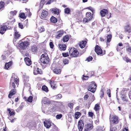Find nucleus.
Returning a JSON list of instances; mask_svg holds the SVG:
<instances>
[{"label": "nucleus", "instance_id": "obj_33", "mask_svg": "<svg viewBox=\"0 0 131 131\" xmlns=\"http://www.w3.org/2000/svg\"><path fill=\"white\" fill-rule=\"evenodd\" d=\"M99 104H96L95 106L94 109L96 112H97H97L99 111Z\"/></svg>", "mask_w": 131, "mask_h": 131}, {"label": "nucleus", "instance_id": "obj_55", "mask_svg": "<svg viewBox=\"0 0 131 131\" xmlns=\"http://www.w3.org/2000/svg\"><path fill=\"white\" fill-rule=\"evenodd\" d=\"M83 77L82 78L83 80H87L89 78V77L88 76H86L83 75Z\"/></svg>", "mask_w": 131, "mask_h": 131}, {"label": "nucleus", "instance_id": "obj_16", "mask_svg": "<svg viewBox=\"0 0 131 131\" xmlns=\"http://www.w3.org/2000/svg\"><path fill=\"white\" fill-rule=\"evenodd\" d=\"M48 12L45 10H43L41 13V18H44L46 17L48 15Z\"/></svg>", "mask_w": 131, "mask_h": 131}, {"label": "nucleus", "instance_id": "obj_36", "mask_svg": "<svg viewBox=\"0 0 131 131\" xmlns=\"http://www.w3.org/2000/svg\"><path fill=\"white\" fill-rule=\"evenodd\" d=\"M112 36L111 35H108L107 36V42H110Z\"/></svg>", "mask_w": 131, "mask_h": 131}, {"label": "nucleus", "instance_id": "obj_12", "mask_svg": "<svg viewBox=\"0 0 131 131\" xmlns=\"http://www.w3.org/2000/svg\"><path fill=\"white\" fill-rule=\"evenodd\" d=\"M41 102L42 103L47 105L49 104L51 102L49 99L46 97L43 98Z\"/></svg>", "mask_w": 131, "mask_h": 131}, {"label": "nucleus", "instance_id": "obj_32", "mask_svg": "<svg viewBox=\"0 0 131 131\" xmlns=\"http://www.w3.org/2000/svg\"><path fill=\"white\" fill-rule=\"evenodd\" d=\"M25 99V101H28L29 102H31L32 101L33 99V97L31 96H29L28 98L27 99H26V97H24Z\"/></svg>", "mask_w": 131, "mask_h": 131}, {"label": "nucleus", "instance_id": "obj_8", "mask_svg": "<svg viewBox=\"0 0 131 131\" xmlns=\"http://www.w3.org/2000/svg\"><path fill=\"white\" fill-rule=\"evenodd\" d=\"M93 128L92 123V122L88 123L85 126L84 131H89L92 129Z\"/></svg>", "mask_w": 131, "mask_h": 131}, {"label": "nucleus", "instance_id": "obj_9", "mask_svg": "<svg viewBox=\"0 0 131 131\" xmlns=\"http://www.w3.org/2000/svg\"><path fill=\"white\" fill-rule=\"evenodd\" d=\"M51 122L49 120H47L45 119V121L43 122L45 126L47 128H49L51 126Z\"/></svg>", "mask_w": 131, "mask_h": 131}, {"label": "nucleus", "instance_id": "obj_15", "mask_svg": "<svg viewBox=\"0 0 131 131\" xmlns=\"http://www.w3.org/2000/svg\"><path fill=\"white\" fill-rule=\"evenodd\" d=\"M108 11L106 9H103L100 11V14L102 17H104L105 15L108 13Z\"/></svg>", "mask_w": 131, "mask_h": 131}, {"label": "nucleus", "instance_id": "obj_38", "mask_svg": "<svg viewBox=\"0 0 131 131\" xmlns=\"http://www.w3.org/2000/svg\"><path fill=\"white\" fill-rule=\"evenodd\" d=\"M69 39L68 36H66L64 37L63 38V41L64 42H66L68 41Z\"/></svg>", "mask_w": 131, "mask_h": 131}, {"label": "nucleus", "instance_id": "obj_51", "mask_svg": "<svg viewBox=\"0 0 131 131\" xmlns=\"http://www.w3.org/2000/svg\"><path fill=\"white\" fill-rule=\"evenodd\" d=\"M86 17L88 18L90 17L91 16V14L90 12H87L86 14Z\"/></svg>", "mask_w": 131, "mask_h": 131}, {"label": "nucleus", "instance_id": "obj_35", "mask_svg": "<svg viewBox=\"0 0 131 131\" xmlns=\"http://www.w3.org/2000/svg\"><path fill=\"white\" fill-rule=\"evenodd\" d=\"M92 16L90 18H84L83 19V22L84 23H87L88 21L91 20L92 19Z\"/></svg>", "mask_w": 131, "mask_h": 131}, {"label": "nucleus", "instance_id": "obj_21", "mask_svg": "<svg viewBox=\"0 0 131 131\" xmlns=\"http://www.w3.org/2000/svg\"><path fill=\"white\" fill-rule=\"evenodd\" d=\"M51 12L54 14L58 15L59 13V10L56 8H53L51 10Z\"/></svg>", "mask_w": 131, "mask_h": 131}, {"label": "nucleus", "instance_id": "obj_4", "mask_svg": "<svg viewBox=\"0 0 131 131\" xmlns=\"http://www.w3.org/2000/svg\"><path fill=\"white\" fill-rule=\"evenodd\" d=\"M110 125L112 126L117 123L118 122V118L116 115L113 116H110Z\"/></svg>", "mask_w": 131, "mask_h": 131}, {"label": "nucleus", "instance_id": "obj_42", "mask_svg": "<svg viewBox=\"0 0 131 131\" xmlns=\"http://www.w3.org/2000/svg\"><path fill=\"white\" fill-rule=\"evenodd\" d=\"M110 131H117V129L115 127H112V125H111Z\"/></svg>", "mask_w": 131, "mask_h": 131}, {"label": "nucleus", "instance_id": "obj_1", "mask_svg": "<svg viewBox=\"0 0 131 131\" xmlns=\"http://www.w3.org/2000/svg\"><path fill=\"white\" fill-rule=\"evenodd\" d=\"M13 75L11 78L10 81V85H12L13 87L15 88L16 87V85H18L19 82V78Z\"/></svg>", "mask_w": 131, "mask_h": 131}, {"label": "nucleus", "instance_id": "obj_13", "mask_svg": "<svg viewBox=\"0 0 131 131\" xmlns=\"http://www.w3.org/2000/svg\"><path fill=\"white\" fill-rule=\"evenodd\" d=\"M20 32L17 30H15V33L14 34V39L13 41H14L15 39H18L20 38Z\"/></svg>", "mask_w": 131, "mask_h": 131}, {"label": "nucleus", "instance_id": "obj_52", "mask_svg": "<svg viewBox=\"0 0 131 131\" xmlns=\"http://www.w3.org/2000/svg\"><path fill=\"white\" fill-rule=\"evenodd\" d=\"M13 16H14L10 13L9 14L8 18L10 19H11L13 18Z\"/></svg>", "mask_w": 131, "mask_h": 131}, {"label": "nucleus", "instance_id": "obj_39", "mask_svg": "<svg viewBox=\"0 0 131 131\" xmlns=\"http://www.w3.org/2000/svg\"><path fill=\"white\" fill-rule=\"evenodd\" d=\"M122 99L123 101L128 102V100L126 98V96L125 95H122Z\"/></svg>", "mask_w": 131, "mask_h": 131}, {"label": "nucleus", "instance_id": "obj_59", "mask_svg": "<svg viewBox=\"0 0 131 131\" xmlns=\"http://www.w3.org/2000/svg\"><path fill=\"white\" fill-rule=\"evenodd\" d=\"M49 45L50 48L52 49L54 47V45L53 44V43L52 42H51L49 43Z\"/></svg>", "mask_w": 131, "mask_h": 131}, {"label": "nucleus", "instance_id": "obj_24", "mask_svg": "<svg viewBox=\"0 0 131 131\" xmlns=\"http://www.w3.org/2000/svg\"><path fill=\"white\" fill-rule=\"evenodd\" d=\"M31 51L33 53H35L37 51V47L36 46L34 45L32 46Z\"/></svg>", "mask_w": 131, "mask_h": 131}, {"label": "nucleus", "instance_id": "obj_37", "mask_svg": "<svg viewBox=\"0 0 131 131\" xmlns=\"http://www.w3.org/2000/svg\"><path fill=\"white\" fill-rule=\"evenodd\" d=\"M64 12L66 14H69L70 12V9L68 8H66L64 9Z\"/></svg>", "mask_w": 131, "mask_h": 131}, {"label": "nucleus", "instance_id": "obj_10", "mask_svg": "<svg viewBox=\"0 0 131 131\" xmlns=\"http://www.w3.org/2000/svg\"><path fill=\"white\" fill-rule=\"evenodd\" d=\"M6 26L0 25V33L2 35L3 34L7 29Z\"/></svg>", "mask_w": 131, "mask_h": 131}, {"label": "nucleus", "instance_id": "obj_62", "mask_svg": "<svg viewBox=\"0 0 131 131\" xmlns=\"http://www.w3.org/2000/svg\"><path fill=\"white\" fill-rule=\"evenodd\" d=\"M62 55L63 57H66L68 56H69V55L68 53H62Z\"/></svg>", "mask_w": 131, "mask_h": 131}, {"label": "nucleus", "instance_id": "obj_56", "mask_svg": "<svg viewBox=\"0 0 131 131\" xmlns=\"http://www.w3.org/2000/svg\"><path fill=\"white\" fill-rule=\"evenodd\" d=\"M92 59L93 58L92 57L90 56L87 58L86 60L89 62L92 60Z\"/></svg>", "mask_w": 131, "mask_h": 131}, {"label": "nucleus", "instance_id": "obj_54", "mask_svg": "<svg viewBox=\"0 0 131 131\" xmlns=\"http://www.w3.org/2000/svg\"><path fill=\"white\" fill-rule=\"evenodd\" d=\"M127 51L131 55V47H128L126 49Z\"/></svg>", "mask_w": 131, "mask_h": 131}, {"label": "nucleus", "instance_id": "obj_29", "mask_svg": "<svg viewBox=\"0 0 131 131\" xmlns=\"http://www.w3.org/2000/svg\"><path fill=\"white\" fill-rule=\"evenodd\" d=\"M50 20L51 22L54 23H56L57 21V19L53 16L51 17Z\"/></svg>", "mask_w": 131, "mask_h": 131}, {"label": "nucleus", "instance_id": "obj_34", "mask_svg": "<svg viewBox=\"0 0 131 131\" xmlns=\"http://www.w3.org/2000/svg\"><path fill=\"white\" fill-rule=\"evenodd\" d=\"M96 131H103L104 127L103 126H98L96 128Z\"/></svg>", "mask_w": 131, "mask_h": 131}, {"label": "nucleus", "instance_id": "obj_6", "mask_svg": "<svg viewBox=\"0 0 131 131\" xmlns=\"http://www.w3.org/2000/svg\"><path fill=\"white\" fill-rule=\"evenodd\" d=\"M95 51L98 55H103L105 53V51H104V52H103L101 48L98 45L95 46Z\"/></svg>", "mask_w": 131, "mask_h": 131}, {"label": "nucleus", "instance_id": "obj_19", "mask_svg": "<svg viewBox=\"0 0 131 131\" xmlns=\"http://www.w3.org/2000/svg\"><path fill=\"white\" fill-rule=\"evenodd\" d=\"M24 60L27 65L29 66L31 65V61L29 58L28 57L25 58Z\"/></svg>", "mask_w": 131, "mask_h": 131}, {"label": "nucleus", "instance_id": "obj_17", "mask_svg": "<svg viewBox=\"0 0 131 131\" xmlns=\"http://www.w3.org/2000/svg\"><path fill=\"white\" fill-rule=\"evenodd\" d=\"M53 73L57 74H60L61 72V70L58 68H56L53 70Z\"/></svg>", "mask_w": 131, "mask_h": 131}, {"label": "nucleus", "instance_id": "obj_64", "mask_svg": "<svg viewBox=\"0 0 131 131\" xmlns=\"http://www.w3.org/2000/svg\"><path fill=\"white\" fill-rule=\"evenodd\" d=\"M123 48H120L119 47H118V46H117V51H119L121 50H122V49Z\"/></svg>", "mask_w": 131, "mask_h": 131}, {"label": "nucleus", "instance_id": "obj_5", "mask_svg": "<svg viewBox=\"0 0 131 131\" xmlns=\"http://www.w3.org/2000/svg\"><path fill=\"white\" fill-rule=\"evenodd\" d=\"M70 56L74 57H76L79 54V52L77 49L75 48H71L69 51Z\"/></svg>", "mask_w": 131, "mask_h": 131}, {"label": "nucleus", "instance_id": "obj_46", "mask_svg": "<svg viewBox=\"0 0 131 131\" xmlns=\"http://www.w3.org/2000/svg\"><path fill=\"white\" fill-rule=\"evenodd\" d=\"M4 2H0V9L3 8L4 6Z\"/></svg>", "mask_w": 131, "mask_h": 131}, {"label": "nucleus", "instance_id": "obj_2", "mask_svg": "<svg viewBox=\"0 0 131 131\" xmlns=\"http://www.w3.org/2000/svg\"><path fill=\"white\" fill-rule=\"evenodd\" d=\"M40 60L44 64H47L49 62L50 60L47 54L46 53L42 54L41 56Z\"/></svg>", "mask_w": 131, "mask_h": 131}, {"label": "nucleus", "instance_id": "obj_22", "mask_svg": "<svg viewBox=\"0 0 131 131\" xmlns=\"http://www.w3.org/2000/svg\"><path fill=\"white\" fill-rule=\"evenodd\" d=\"M12 61L9 62L5 63V68L6 69H8V68L12 65Z\"/></svg>", "mask_w": 131, "mask_h": 131}, {"label": "nucleus", "instance_id": "obj_49", "mask_svg": "<svg viewBox=\"0 0 131 131\" xmlns=\"http://www.w3.org/2000/svg\"><path fill=\"white\" fill-rule=\"evenodd\" d=\"M73 104L72 103H70L68 104V106L71 108H73Z\"/></svg>", "mask_w": 131, "mask_h": 131}, {"label": "nucleus", "instance_id": "obj_23", "mask_svg": "<svg viewBox=\"0 0 131 131\" xmlns=\"http://www.w3.org/2000/svg\"><path fill=\"white\" fill-rule=\"evenodd\" d=\"M57 38H59L60 37H61L63 34V30H60L58 31L57 32Z\"/></svg>", "mask_w": 131, "mask_h": 131}, {"label": "nucleus", "instance_id": "obj_41", "mask_svg": "<svg viewBox=\"0 0 131 131\" xmlns=\"http://www.w3.org/2000/svg\"><path fill=\"white\" fill-rule=\"evenodd\" d=\"M42 89L43 90L46 92H47L48 91V89L47 87L45 85H44L42 86Z\"/></svg>", "mask_w": 131, "mask_h": 131}, {"label": "nucleus", "instance_id": "obj_60", "mask_svg": "<svg viewBox=\"0 0 131 131\" xmlns=\"http://www.w3.org/2000/svg\"><path fill=\"white\" fill-rule=\"evenodd\" d=\"M88 114L89 116L91 117H92L93 115V113L92 112H89L88 113Z\"/></svg>", "mask_w": 131, "mask_h": 131}, {"label": "nucleus", "instance_id": "obj_25", "mask_svg": "<svg viewBox=\"0 0 131 131\" xmlns=\"http://www.w3.org/2000/svg\"><path fill=\"white\" fill-rule=\"evenodd\" d=\"M16 92V90L15 89H13L10 92L8 95V97L9 98H11V96L15 94Z\"/></svg>", "mask_w": 131, "mask_h": 131}, {"label": "nucleus", "instance_id": "obj_63", "mask_svg": "<svg viewBox=\"0 0 131 131\" xmlns=\"http://www.w3.org/2000/svg\"><path fill=\"white\" fill-rule=\"evenodd\" d=\"M25 10L26 11H27V13H26V15H28V14H29V15H30V14H31V13L30 12L29 9H28L27 8H25Z\"/></svg>", "mask_w": 131, "mask_h": 131}, {"label": "nucleus", "instance_id": "obj_26", "mask_svg": "<svg viewBox=\"0 0 131 131\" xmlns=\"http://www.w3.org/2000/svg\"><path fill=\"white\" fill-rule=\"evenodd\" d=\"M125 29L126 30L125 31L128 33L131 32V27L129 25L126 26L125 27Z\"/></svg>", "mask_w": 131, "mask_h": 131}, {"label": "nucleus", "instance_id": "obj_27", "mask_svg": "<svg viewBox=\"0 0 131 131\" xmlns=\"http://www.w3.org/2000/svg\"><path fill=\"white\" fill-rule=\"evenodd\" d=\"M81 113L79 112H77L75 113V118L76 119H78L81 116Z\"/></svg>", "mask_w": 131, "mask_h": 131}, {"label": "nucleus", "instance_id": "obj_45", "mask_svg": "<svg viewBox=\"0 0 131 131\" xmlns=\"http://www.w3.org/2000/svg\"><path fill=\"white\" fill-rule=\"evenodd\" d=\"M17 12V11H16V10H14L13 11H10V13L12 14L13 16H14L16 15Z\"/></svg>", "mask_w": 131, "mask_h": 131}, {"label": "nucleus", "instance_id": "obj_18", "mask_svg": "<svg viewBox=\"0 0 131 131\" xmlns=\"http://www.w3.org/2000/svg\"><path fill=\"white\" fill-rule=\"evenodd\" d=\"M86 43V40H82L79 43V46L81 48H83L85 47Z\"/></svg>", "mask_w": 131, "mask_h": 131}, {"label": "nucleus", "instance_id": "obj_31", "mask_svg": "<svg viewBox=\"0 0 131 131\" xmlns=\"http://www.w3.org/2000/svg\"><path fill=\"white\" fill-rule=\"evenodd\" d=\"M7 111L9 112V113L10 115V116H14L15 115V112L14 111H12L10 108H8Z\"/></svg>", "mask_w": 131, "mask_h": 131}, {"label": "nucleus", "instance_id": "obj_53", "mask_svg": "<svg viewBox=\"0 0 131 131\" xmlns=\"http://www.w3.org/2000/svg\"><path fill=\"white\" fill-rule=\"evenodd\" d=\"M100 94L101 95L100 97L102 98L103 97L104 95V92L103 89H101L100 91Z\"/></svg>", "mask_w": 131, "mask_h": 131}, {"label": "nucleus", "instance_id": "obj_20", "mask_svg": "<svg viewBox=\"0 0 131 131\" xmlns=\"http://www.w3.org/2000/svg\"><path fill=\"white\" fill-rule=\"evenodd\" d=\"M50 84L51 87L53 89H55L56 87V83L51 80L50 81Z\"/></svg>", "mask_w": 131, "mask_h": 131}, {"label": "nucleus", "instance_id": "obj_61", "mask_svg": "<svg viewBox=\"0 0 131 131\" xmlns=\"http://www.w3.org/2000/svg\"><path fill=\"white\" fill-rule=\"evenodd\" d=\"M18 26H19V28L21 29L23 28V24L20 23H19L18 24Z\"/></svg>", "mask_w": 131, "mask_h": 131}, {"label": "nucleus", "instance_id": "obj_7", "mask_svg": "<svg viewBox=\"0 0 131 131\" xmlns=\"http://www.w3.org/2000/svg\"><path fill=\"white\" fill-rule=\"evenodd\" d=\"M29 44V42L27 41L22 42L19 45V47L22 49H25Z\"/></svg>", "mask_w": 131, "mask_h": 131}, {"label": "nucleus", "instance_id": "obj_3", "mask_svg": "<svg viewBox=\"0 0 131 131\" xmlns=\"http://www.w3.org/2000/svg\"><path fill=\"white\" fill-rule=\"evenodd\" d=\"M96 86L95 83L94 82H91L88 87V90L93 93L95 91Z\"/></svg>", "mask_w": 131, "mask_h": 131}, {"label": "nucleus", "instance_id": "obj_57", "mask_svg": "<svg viewBox=\"0 0 131 131\" xmlns=\"http://www.w3.org/2000/svg\"><path fill=\"white\" fill-rule=\"evenodd\" d=\"M54 1V0H50L49 1H48V2H47L46 4L47 5V4H50L51 3H52Z\"/></svg>", "mask_w": 131, "mask_h": 131}, {"label": "nucleus", "instance_id": "obj_58", "mask_svg": "<svg viewBox=\"0 0 131 131\" xmlns=\"http://www.w3.org/2000/svg\"><path fill=\"white\" fill-rule=\"evenodd\" d=\"M62 97V95L61 94H58L56 96V97L58 99H61Z\"/></svg>", "mask_w": 131, "mask_h": 131}, {"label": "nucleus", "instance_id": "obj_44", "mask_svg": "<svg viewBox=\"0 0 131 131\" xmlns=\"http://www.w3.org/2000/svg\"><path fill=\"white\" fill-rule=\"evenodd\" d=\"M40 32H41L45 31V29L42 26H41L38 28Z\"/></svg>", "mask_w": 131, "mask_h": 131}, {"label": "nucleus", "instance_id": "obj_40", "mask_svg": "<svg viewBox=\"0 0 131 131\" xmlns=\"http://www.w3.org/2000/svg\"><path fill=\"white\" fill-rule=\"evenodd\" d=\"M123 59L124 61H125L127 62H131V60L129 59L127 57H125L124 58H123Z\"/></svg>", "mask_w": 131, "mask_h": 131}, {"label": "nucleus", "instance_id": "obj_28", "mask_svg": "<svg viewBox=\"0 0 131 131\" xmlns=\"http://www.w3.org/2000/svg\"><path fill=\"white\" fill-rule=\"evenodd\" d=\"M47 0H41L40 5V8L41 9L44 4L46 3Z\"/></svg>", "mask_w": 131, "mask_h": 131}, {"label": "nucleus", "instance_id": "obj_30", "mask_svg": "<svg viewBox=\"0 0 131 131\" xmlns=\"http://www.w3.org/2000/svg\"><path fill=\"white\" fill-rule=\"evenodd\" d=\"M60 48L62 50H64L66 49V46L65 45H62L60 44L59 45Z\"/></svg>", "mask_w": 131, "mask_h": 131}, {"label": "nucleus", "instance_id": "obj_14", "mask_svg": "<svg viewBox=\"0 0 131 131\" xmlns=\"http://www.w3.org/2000/svg\"><path fill=\"white\" fill-rule=\"evenodd\" d=\"M34 73L35 75H37L38 74H41L42 72L41 70L39 69L38 68H35L34 70Z\"/></svg>", "mask_w": 131, "mask_h": 131}, {"label": "nucleus", "instance_id": "obj_48", "mask_svg": "<svg viewBox=\"0 0 131 131\" xmlns=\"http://www.w3.org/2000/svg\"><path fill=\"white\" fill-rule=\"evenodd\" d=\"M107 94L108 95V96L109 97H111V95L110 92V89H108L107 90Z\"/></svg>", "mask_w": 131, "mask_h": 131}, {"label": "nucleus", "instance_id": "obj_11", "mask_svg": "<svg viewBox=\"0 0 131 131\" xmlns=\"http://www.w3.org/2000/svg\"><path fill=\"white\" fill-rule=\"evenodd\" d=\"M84 126L83 122L82 120L79 121L78 123V127L79 131H82Z\"/></svg>", "mask_w": 131, "mask_h": 131}, {"label": "nucleus", "instance_id": "obj_50", "mask_svg": "<svg viewBox=\"0 0 131 131\" xmlns=\"http://www.w3.org/2000/svg\"><path fill=\"white\" fill-rule=\"evenodd\" d=\"M62 115L61 114H60L57 115L56 116V118L57 119H60L62 117Z\"/></svg>", "mask_w": 131, "mask_h": 131}, {"label": "nucleus", "instance_id": "obj_47", "mask_svg": "<svg viewBox=\"0 0 131 131\" xmlns=\"http://www.w3.org/2000/svg\"><path fill=\"white\" fill-rule=\"evenodd\" d=\"M63 62L64 64H68L69 63V61L68 60L65 59L63 60Z\"/></svg>", "mask_w": 131, "mask_h": 131}, {"label": "nucleus", "instance_id": "obj_43", "mask_svg": "<svg viewBox=\"0 0 131 131\" xmlns=\"http://www.w3.org/2000/svg\"><path fill=\"white\" fill-rule=\"evenodd\" d=\"M19 16L20 18H26V17L25 16V14L24 13L21 14L20 15H19Z\"/></svg>", "mask_w": 131, "mask_h": 131}]
</instances>
